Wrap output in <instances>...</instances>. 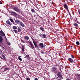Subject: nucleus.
I'll return each mask as SVG.
<instances>
[{
	"instance_id": "21",
	"label": "nucleus",
	"mask_w": 80,
	"mask_h": 80,
	"mask_svg": "<svg viewBox=\"0 0 80 80\" xmlns=\"http://www.w3.org/2000/svg\"><path fill=\"white\" fill-rule=\"evenodd\" d=\"M12 14L14 15H17V13L15 12H12Z\"/></svg>"
},
{
	"instance_id": "14",
	"label": "nucleus",
	"mask_w": 80,
	"mask_h": 80,
	"mask_svg": "<svg viewBox=\"0 0 80 80\" xmlns=\"http://www.w3.org/2000/svg\"><path fill=\"white\" fill-rule=\"evenodd\" d=\"M39 29H40V30H41L42 31H45V30L44 29H45V28H43L42 27H40L39 28Z\"/></svg>"
},
{
	"instance_id": "10",
	"label": "nucleus",
	"mask_w": 80,
	"mask_h": 80,
	"mask_svg": "<svg viewBox=\"0 0 80 80\" xmlns=\"http://www.w3.org/2000/svg\"><path fill=\"white\" fill-rule=\"evenodd\" d=\"M76 79H78V80H80V75H77L76 76Z\"/></svg>"
},
{
	"instance_id": "38",
	"label": "nucleus",
	"mask_w": 80,
	"mask_h": 80,
	"mask_svg": "<svg viewBox=\"0 0 80 80\" xmlns=\"http://www.w3.org/2000/svg\"><path fill=\"white\" fill-rule=\"evenodd\" d=\"M41 53H42V54H43L44 53V52H43L42 51L41 52Z\"/></svg>"
},
{
	"instance_id": "19",
	"label": "nucleus",
	"mask_w": 80,
	"mask_h": 80,
	"mask_svg": "<svg viewBox=\"0 0 80 80\" xmlns=\"http://www.w3.org/2000/svg\"><path fill=\"white\" fill-rule=\"evenodd\" d=\"M31 11L32 12V13H35V9H32L31 10Z\"/></svg>"
},
{
	"instance_id": "6",
	"label": "nucleus",
	"mask_w": 80,
	"mask_h": 80,
	"mask_svg": "<svg viewBox=\"0 0 80 80\" xmlns=\"http://www.w3.org/2000/svg\"><path fill=\"white\" fill-rule=\"evenodd\" d=\"M6 23L7 25H9L10 26H11V25H12V23L11 22H10V21H7Z\"/></svg>"
},
{
	"instance_id": "18",
	"label": "nucleus",
	"mask_w": 80,
	"mask_h": 80,
	"mask_svg": "<svg viewBox=\"0 0 80 80\" xmlns=\"http://www.w3.org/2000/svg\"><path fill=\"white\" fill-rule=\"evenodd\" d=\"M22 52H24V50H25V47L24 46H22Z\"/></svg>"
},
{
	"instance_id": "31",
	"label": "nucleus",
	"mask_w": 80,
	"mask_h": 80,
	"mask_svg": "<svg viewBox=\"0 0 80 80\" xmlns=\"http://www.w3.org/2000/svg\"><path fill=\"white\" fill-rule=\"evenodd\" d=\"M74 56L73 55H71V58H74Z\"/></svg>"
},
{
	"instance_id": "44",
	"label": "nucleus",
	"mask_w": 80,
	"mask_h": 80,
	"mask_svg": "<svg viewBox=\"0 0 80 80\" xmlns=\"http://www.w3.org/2000/svg\"><path fill=\"white\" fill-rule=\"evenodd\" d=\"M30 47H31V46H29Z\"/></svg>"
},
{
	"instance_id": "33",
	"label": "nucleus",
	"mask_w": 80,
	"mask_h": 80,
	"mask_svg": "<svg viewBox=\"0 0 80 80\" xmlns=\"http://www.w3.org/2000/svg\"><path fill=\"white\" fill-rule=\"evenodd\" d=\"M26 79L27 80H30V78H26Z\"/></svg>"
},
{
	"instance_id": "35",
	"label": "nucleus",
	"mask_w": 80,
	"mask_h": 80,
	"mask_svg": "<svg viewBox=\"0 0 80 80\" xmlns=\"http://www.w3.org/2000/svg\"><path fill=\"white\" fill-rule=\"evenodd\" d=\"M0 4H3V3H2V1H0Z\"/></svg>"
},
{
	"instance_id": "41",
	"label": "nucleus",
	"mask_w": 80,
	"mask_h": 80,
	"mask_svg": "<svg viewBox=\"0 0 80 80\" xmlns=\"http://www.w3.org/2000/svg\"><path fill=\"white\" fill-rule=\"evenodd\" d=\"M62 78V79H63V77H62V76L61 77Z\"/></svg>"
},
{
	"instance_id": "30",
	"label": "nucleus",
	"mask_w": 80,
	"mask_h": 80,
	"mask_svg": "<svg viewBox=\"0 0 80 80\" xmlns=\"http://www.w3.org/2000/svg\"><path fill=\"white\" fill-rule=\"evenodd\" d=\"M34 46H35V48H37V47H38V48H39V47H38V46H37V44H34Z\"/></svg>"
},
{
	"instance_id": "25",
	"label": "nucleus",
	"mask_w": 80,
	"mask_h": 80,
	"mask_svg": "<svg viewBox=\"0 0 80 80\" xmlns=\"http://www.w3.org/2000/svg\"><path fill=\"white\" fill-rule=\"evenodd\" d=\"M56 73H57V75H61V72L58 71V72Z\"/></svg>"
},
{
	"instance_id": "34",
	"label": "nucleus",
	"mask_w": 80,
	"mask_h": 80,
	"mask_svg": "<svg viewBox=\"0 0 80 80\" xmlns=\"http://www.w3.org/2000/svg\"><path fill=\"white\" fill-rule=\"evenodd\" d=\"M7 44L8 45H10V42H8L7 43Z\"/></svg>"
},
{
	"instance_id": "3",
	"label": "nucleus",
	"mask_w": 80,
	"mask_h": 80,
	"mask_svg": "<svg viewBox=\"0 0 80 80\" xmlns=\"http://www.w3.org/2000/svg\"><path fill=\"white\" fill-rule=\"evenodd\" d=\"M13 9L16 12H20V10L19 9H18V7H14L13 8Z\"/></svg>"
},
{
	"instance_id": "40",
	"label": "nucleus",
	"mask_w": 80,
	"mask_h": 80,
	"mask_svg": "<svg viewBox=\"0 0 80 80\" xmlns=\"http://www.w3.org/2000/svg\"><path fill=\"white\" fill-rule=\"evenodd\" d=\"M57 80H61V79H58Z\"/></svg>"
},
{
	"instance_id": "27",
	"label": "nucleus",
	"mask_w": 80,
	"mask_h": 80,
	"mask_svg": "<svg viewBox=\"0 0 80 80\" xmlns=\"http://www.w3.org/2000/svg\"><path fill=\"white\" fill-rule=\"evenodd\" d=\"M13 31H14V32H15V33H17L18 32V31H17V30H13Z\"/></svg>"
},
{
	"instance_id": "2",
	"label": "nucleus",
	"mask_w": 80,
	"mask_h": 80,
	"mask_svg": "<svg viewBox=\"0 0 80 80\" xmlns=\"http://www.w3.org/2000/svg\"><path fill=\"white\" fill-rule=\"evenodd\" d=\"M51 72H54V73H58L57 68L55 67H52L51 69Z\"/></svg>"
},
{
	"instance_id": "16",
	"label": "nucleus",
	"mask_w": 80,
	"mask_h": 80,
	"mask_svg": "<svg viewBox=\"0 0 80 80\" xmlns=\"http://www.w3.org/2000/svg\"><path fill=\"white\" fill-rule=\"evenodd\" d=\"M73 25L76 27H78V25L77 23H75L73 24Z\"/></svg>"
},
{
	"instance_id": "23",
	"label": "nucleus",
	"mask_w": 80,
	"mask_h": 80,
	"mask_svg": "<svg viewBox=\"0 0 80 80\" xmlns=\"http://www.w3.org/2000/svg\"><path fill=\"white\" fill-rule=\"evenodd\" d=\"M9 19H10V20L11 22H12V23H13L14 22L13 20L12 19L10 18Z\"/></svg>"
},
{
	"instance_id": "13",
	"label": "nucleus",
	"mask_w": 80,
	"mask_h": 80,
	"mask_svg": "<svg viewBox=\"0 0 80 80\" xmlns=\"http://www.w3.org/2000/svg\"><path fill=\"white\" fill-rule=\"evenodd\" d=\"M30 44L32 48H35L34 47V46H33V43H32V42H31L30 43Z\"/></svg>"
},
{
	"instance_id": "17",
	"label": "nucleus",
	"mask_w": 80,
	"mask_h": 80,
	"mask_svg": "<svg viewBox=\"0 0 80 80\" xmlns=\"http://www.w3.org/2000/svg\"><path fill=\"white\" fill-rule=\"evenodd\" d=\"M9 70V68H5L4 72H5V71H7V70Z\"/></svg>"
},
{
	"instance_id": "39",
	"label": "nucleus",
	"mask_w": 80,
	"mask_h": 80,
	"mask_svg": "<svg viewBox=\"0 0 80 80\" xmlns=\"http://www.w3.org/2000/svg\"><path fill=\"white\" fill-rule=\"evenodd\" d=\"M70 47H71V48H72L73 47V46H71Z\"/></svg>"
},
{
	"instance_id": "36",
	"label": "nucleus",
	"mask_w": 80,
	"mask_h": 80,
	"mask_svg": "<svg viewBox=\"0 0 80 80\" xmlns=\"http://www.w3.org/2000/svg\"><path fill=\"white\" fill-rule=\"evenodd\" d=\"M22 43H25V41H23V40H22Z\"/></svg>"
},
{
	"instance_id": "26",
	"label": "nucleus",
	"mask_w": 80,
	"mask_h": 80,
	"mask_svg": "<svg viewBox=\"0 0 80 80\" xmlns=\"http://www.w3.org/2000/svg\"><path fill=\"white\" fill-rule=\"evenodd\" d=\"M58 76L59 78H61V77L62 76V74L58 75Z\"/></svg>"
},
{
	"instance_id": "7",
	"label": "nucleus",
	"mask_w": 80,
	"mask_h": 80,
	"mask_svg": "<svg viewBox=\"0 0 80 80\" xmlns=\"http://www.w3.org/2000/svg\"><path fill=\"white\" fill-rule=\"evenodd\" d=\"M68 60L69 61V62H71V63H73V62H74L73 60V59L70 58H68Z\"/></svg>"
},
{
	"instance_id": "42",
	"label": "nucleus",
	"mask_w": 80,
	"mask_h": 80,
	"mask_svg": "<svg viewBox=\"0 0 80 80\" xmlns=\"http://www.w3.org/2000/svg\"><path fill=\"white\" fill-rule=\"evenodd\" d=\"M66 80H70V79H69L68 78Z\"/></svg>"
},
{
	"instance_id": "12",
	"label": "nucleus",
	"mask_w": 80,
	"mask_h": 80,
	"mask_svg": "<svg viewBox=\"0 0 80 80\" xmlns=\"http://www.w3.org/2000/svg\"><path fill=\"white\" fill-rule=\"evenodd\" d=\"M18 32H22V28L20 27L18 28Z\"/></svg>"
},
{
	"instance_id": "11",
	"label": "nucleus",
	"mask_w": 80,
	"mask_h": 80,
	"mask_svg": "<svg viewBox=\"0 0 80 80\" xmlns=\"http://www.w3.org/2000/svg\"><path fill=\"white\" fill-rule=\"evenodd\" d=\"M64 7L66 9V10H68V6L66 4H65L64 5Z\"/></svg>"
},
{
	"instance_id": "37",
	"label": "nucleus",
	"mask_w": 80,
	"mask_h": 80,
	"mask_svg": "<svg viewBox=\"0 0 80 80\" xmlns=\"http://www.w3.org/2000/svg\"><path fill=\"white\" fill-rule=\"evenodd\" d=\"M34 80H38V78H35Z\"/></svg>"
},
{
	"instance_id": "43",
	"label": "nucleus",
	"mask_w": 80,
	"mask_h": 80,
	"mask_svg": "<svg viewBox=\"0 0 80 80\" xmlns=\"http://www.w3.org/2000/svg\"><path fill=\"white\" fill-rule=\"evenodd\" d=\"M0 58H2L0 56Z\"/></svg>"
},
{
	"instance_id": "20",
	"label": "nucleus",
	"mask_w": 80,
	"mask_h": 80,
	"mask_svg": "<svg viewBox=\"0 0 80 80\" xmlns=\"http://www.w3.org/2000/svg\"><path fill=\"white\" fill-rule=\"evenodd\" d=\"M12 28H13L14 30L15 29H17V27L15 26H13L12 27Z\"/></svg>"
},
{
	"instance_id": "9",
	"label": "nucleus",
	"mask_w": 80,
	"mask_h": 80,
	"mask_svg": "<svg viewBox=\"0 0 80 80\" xmlns=\"http://www.w3.org/2000/svg\"><path fill=\"white\" fill-rule=\"evenodd\" d=\"M22 27H25V25L23 23V22H21V23L19 24Z\"/></svg>"
},
{
	"instance_id": "32",
	"label": "nucleus",
	"mask_w": 80,
	"mask_h": 80,
	"mask_svg": "<svg viewBox=\"0 0 80 80\" xmlns=\"http://www.w3.org/2000/svg\"><path fill=\"white\" fill-rule=\"evenodd\" d=\"M33 43H34V45H35V44H36V42H35L34 41H33Z\"/></svg>"
},
{
	"instance_id": "24",
	"label": "nucleus",
	"mask_w": 80,
	"mask_h": 80,
	"mask_svg": "<svg viewBox=\"0 0 80 80\" xmlns=\"http://www.w3.org/2000/svg\"><path fill=\"white\" fill-rule=\"evenodd\" d=\"M18 58L20 60V61H22V58H20V56L18 57Z\"/></svg>"
},
{
	"instance_id": "29",
	"label": "nucleus",
	"mask_w": 80,
	"mask_h": 80,
	"mask_svg": "<svg viewBox=\"0 0 80 80\" xmlns=\"http://www.w3.org/2000/svg\"><path fill=\"white\" fill-rule=\"evenodd\" d=\"M2 57H3V58H4V59L6 58L5 57V56L3 55V54L2 55Z\"/></svg>"
},
{
	"instance_id": "5",
	"label": "nucleus",
	"mask_w": 80,
	"mask_h": 80,
	"mask_svg": "<svg viewBox=\"0 0 80 80\" xmlns=\"http://www.w3.org/2000/svg\"><path fill=\"white\" fill-rule=\"evenodd\" d=\"M15 23H17V24H18V25H19L21 22H22V21H20V20L18 19H16V20H15Z\"/></svg>"
},
{
	"instance_id": "22",
	"label": "nucleus",
	"mask_w": 80,
	"mask_h": 80,
	"mask_svg": "<svg viewBox=\"0 0 80 80\" xmlns=\"http://www.w3.org/2000/svg\"><path fill=\"white\" fill-rule=\"evenodd\" d=\"M76 43L77 45H80V42L78 41H77Z\"/></svg>"
},
{
	"instance_id": "4",
	"label": "nucleus",
	"mask_w": 80,
	"mask_h": 80,
	"mask_svg": "<svg viewBox=\"0 0 80 80\" xmlns=\"http://www.w3.org/2000/svg\"><path fill=\"white\" fill-rule=\"evenodd\" d=\"M39 46L42 48H45V45H43V43H40L38 45Z\"/></svg>"
},
{
	"instance_id": "8",
	"label": "nucleus",
	"mask_w": 80,
	"mask_h": 80,
	"mask_svg": "<svg viewBox=\"0 0 80 80\" xmlns=\"http://www.w3.org/2000/svg\"><path fill=\"white\" fill-rule=\"evenodd\" d=\"M24 38L25 40H29V38L28 36H25L24 37Z\"/></svg>"
},
{
	"instance_id": "15",
	"label": "nucleus",
	"mask_w": 80,
	"mask_h": 80,
	"mask_svg": "<svg viewBox=\"0 0 80 80\" xmlns=\"http://www.w3.org/2000/svg\"><path fill=\"white\" fill-rule=\"evenodd\" d=\"M42 38H47V37H46V35L45 34H42Z\"/></svg>"
},
{
	"instance_id": "1",
	"label": "nucleus",
	"mask_w": 80,
	"mask_h": 80,
	"mask_svg": "<svg viewBox=\"0 0 80 80\" xmlns=\"http://www.w3.org/2000/svg\"><path fill=\"white\" fill-rule=\"evenodd\" d=\"M0 35L1 36H0V42L2 43V42H3V38H2V37H4V36H5V35L2 31H0Z\"/></svg>"
},
{
	"instance_id": "28",
	"label": "nucleus",
	"mask_w": 80,
	"mask_h": 80,
	"mask_svg": "<svg viewBox=\"0 0 80 80\" xmlns=\"http://www.w3.org/2000/svg\"><path fill=\"white\" fill-rule=\"evenodd\" d=\"M25 58H29V55H26V57H25Z\"/></svg>"
}]
</instances>
